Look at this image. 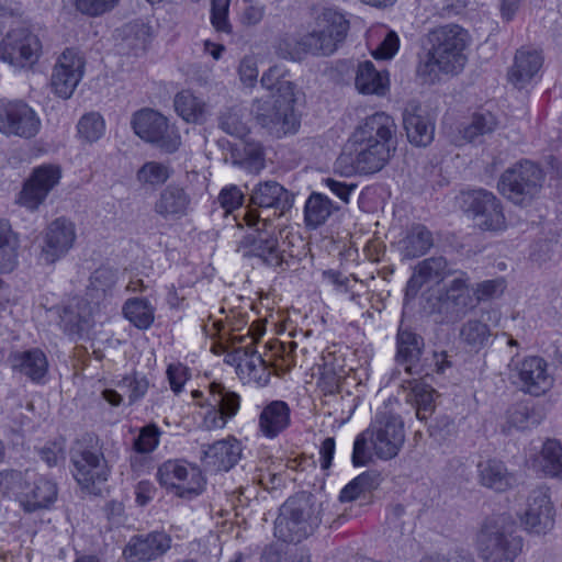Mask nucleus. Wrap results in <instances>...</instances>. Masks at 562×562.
Listing matches in <instances>:
<instances>
[{"label": "nucleus", "mask_w": 562, "mask_h": 562, "mask_svg": "<svg viewBox=\"0 0 562 562\" xmlns=\"http://www.w3.org/2000/svg\"><path fill=\"white\" fill-rule=\"evenodd\" d=\"M395 133L396 124L385 112L366 117L336 159L335 171L346 177L380 171L391 157V142Z\"/></svg>", "instance_id": "nucleus-1"}, {"label": "nucleus", "mask_w": 562, "mask_h": 562, "mask_svg": "<svg viewBox=\"0 0 562 562\" xmlns=\"http://www.w3.org/2000/svg\"><path fill=\"white\" fill-rule=\"evenodd\" d=\"M260 83L272 92L273 102L254 101L251 113L256 122L277 137L295 133L300 127V114L295 109L300 92L289 79L288 69L280 65L270 67L263 72Z\"/></svg>", "instance_id": "nucleus-2"}, {"label": "nucleus", "mask_w": 562, "mask_h": 562, "mask_svg": "<svg viewBox=\"0 0 562 562\" xmlns=\"http://www.w3.org/2000/svg\"><path fill=\"white\" fill-rule=\"evenodd\" d=\"M404 442L402 418L387 409L379 411L370 426L356 437L352 463L356 467L367 465L373 454L381 460H391L398 454Z\"/></svg>", "instance_id": "nucleus-3"}, {"label": "nucleus", "mask_w": 562, "mask_h": 562, "mask_svg": "<svg viewBox=\"0 0 562 562\" xmlns=\"http://www.w3.org/2000/svg\"><path fill=\"white\" fill-rule=\"evenodd\" d=\"M203 329L209 337H218L221 341L231 345L229 347L233 349L232 358L236 363V373L244 383H255L259 386L269 383L270 370L261 355L254 349L256 338L249 336L250 328L247 329L246 335H238L235 331L241 329L239 325L210 318L203 325Z\"/></svg>", "instance_id": "nucleus-4"}, {"label": "nucleus", "mask_w": 562, "mask_h": 562, "mask_svg": "<svg viewBox=\"0 0 562 562\" xmlns=\"http://www.w3.org/2000/svg\"><path fill=\"white\" fill-rule=\"evenodd\" d=\"M244 220L252 228L238 241L237 252L244 258L258 259L262 265L277 269L289 266L293 255L288 250L289 243L281 238V231L268 216L250 210Z\"/></svg>", "instance_id": "nucleus-5"}, {"label": "nucleus", "mask_w": 562, "mask_h": 562, "mask_svg": "<svg viewBox=\"0 0 562 562\" xmlns=\"http://www.w3.org/2000/svg\"><path fill=\"white\" fill-rule=\"evenodd\" d=\"M431 48L419 63L417 74L432 83L441 74H457L465 64V32L456 24L445 25L429 34Z\"/></svg>", "instance_id": "nucleus-6"}, {"label": "nucleus", "mask_w": 562, "mask_h": 562, "mask_svg": "<svg viewBox=\"0 0 562 562\" xmlns=\"http://www.w3.org/2000/svg\"><path fill=\"white\" fill-rule=\"evenodd\" d=\"M319 524V510L312 497L301 494L290 497L280 507L274 521V537L283 542L297 543L311 536Z\"/></svg>", "instance_id": "nucleus-7"}, {"label": "nucleus", "mask_w": 562, "mask_h": 562, "mask_svg": "<svg viewBox=\"0 0 562 562\" xmlns=\"http://www.w3.org/2000/svg\"><path fill=\"white\" fill-rule=\"evenodd\" d=\"M349 30L350 21L345 12L335 8L324 9L316 15L313 29L307 32L311 55H333L346 41Z\"/></svg>", "instance_id": "nucleus-8"}, {"label": "nucleus", "mask_w": 562, "mask_h": 562, "mask_svg": "<svg viewBox=\"0 0 562 562\" xmlns=\"http://www.w3.org/2000/svg\"><path fill=\"white\" fill-rule=\"evenodd\" d=\"M476 550L483 562H515L522 551V539L501 520H490L477 533Z\"/></svg>", "instance_id": "nucleus-9"}, {"label": "nucleus", "mask_w": 562, "mask_h": 562, "mask_svg": "<svg viewBox=\"0 0 562 562\" xmlns=\"http://www.w3.org/2000/svg\"><path fill=\"white\" fill-rule=\"evenodd\" d=\"M201 407V427L205 430L224 429L240 409L241 397L220 382L209 384L207 396L198 403Z\"/></svg>", "instance_id": "nucleus-10"}, {"label": "nucleus", "mask_w": 562, "mask_h": 562, "mask_svg": "<svg viewBox=\"0 0 562 562\" xmlns=\"http://www.w3.org/2000/svg\"><path fill=\"white\" fill-rule=\"evenodd\" d=\"M1 490L11 492L27 513L47 508L57 498L56 484L29 470L19 472L18 479L10 477Z\"/></svg>", "instance_id": "nucleus-11"}, {"label": "nucleus", "mask_w": 562, "mask_h": 562, "mask_svg": "<svg viewBox=\"0 0 562 562\" xmlns=\"http://www.w3.org/2000/svg\"><path fill=\"white\" fill-rule=\"evenodd\" d=\"M156 477L168 492L184 499L199 496L205 485L200 469L184 460H167L158 467Z\"/></svg>", "instance_id": "nucleus-12"}, {"label": "nucleus", "mask_w": 562, "mask_h": 562, "mask_svg": "<svg viewBox=\"0 0 562 562\" xmlns=\"http://www.w3.org/2000/svg\"><path fill=\"white\" fill-rule=\"evenodd\" d=\"M41 56V40L23 25L11 29L0 43V59L19 69H32Z\"/></svg>", "instance_id": "nucleus-13"}, {"label": "nucleus", "mask_w": 562, "mask_h": 562, "mask_svg": "<svg viewBox=\"0 0 562 562\" xmlns=\"http://www.w3.org/2000/svg\"><path fill=\"white\" fill-rule=\"evenodd\" d=\"M541 181V169L533 162L524 160L502 175L498 190L515 204H524L538 193Z\"/></svg>", "instance_id": "nucleus-14"}, {"label": "nucleus", "mask_w": 562, "mask_h": 562, "mask_svg": "<svg viewBox=\"0 0 562 562\" xmlns=\"http://www.w3.org/2000/svg\"><path fill=\"white\" fill-rule=\"evenodd\" d=\"M132 126L142 139L155 144L166 153H175L180 144L179 132L160 113L144 109L134 114Z\"/></svg>", "instance_id": "nucleus-15"}, {"label": "nucleus", "mask_w": 562, "mask_h": 562, "mask_svg": "<svg viewBox=\"0 0 562 562\" xmlns=\"http://www.w3.org/2000/svg\"><path fill=\"white\" fill-rule=\"evenodd\" d=\"M509 380L518 390L532 396L546 394L554 384L547 361L537 356L526 357L510 364Z\"/></svg>", "instance_id": "nucleus-16"}, {"label": "nucleus", "mask_w": 562, "mask_h": 562, "mask_svg": "<svg viewBox=\"0 0 562 562\" xmlns=\"http://www.w3.org/2000/svg\"><path fill=\"white\" fill-rule=\"evenodd\" d=\"M463 205L480 229L498 233L507 228L502 203L492 192L483 189L465 192Z\"/></svg>", "instance_id": "nucleus-17"}, {"label": "nucleus", "mask_w": 562, "mask_h": 562, "mask_svg": "<svg viewBox=\"0 0 562 562\" xmlns=\"http://www.w3.org/2000/svg\"><path fill=\"white\" fill-rule=\"evenodd\" d=\"M77 239L76 225L65 217L50 222L43 231L38 258L46 265H53L65 257Z\"/></svg>", "instance_id": "nucleus-18"}, {"label": "nucleus", "mask_w": 562, "mask_h": 562, "mask_svg": "<svg viewBox=\"0 0 562 562\" xmlns=\"http://www.w3.org/2000/svg\"><path fill=\"white\" fill-rule=\"evenodd\" d=\"M439 313L448 322L457 321L476 307L473 288L467 273L460 272L445 286L438 296Z\"/></svg>", "instance_id": "nucleus-19"}, {"label": "nucleus", "mask_w": 562, "mask_h": 562, "mask_svg": "<svg viewBox=\"0 0 562 562\" xmlns=\"http://www.w3.org/2000/svg\"><path fill=\"white\" fill-rule=\"evenodd\" d=\"M61 169L57 165H41L33 169L24 181L16 203L29 211H36L47 199L49 192L59 183Z\"/></svg>", "instance_id": "nucleus-20"}, {"label": "nucleus", "mask_w": 562, "mask_h": 562, "mask_svg": "<svg viewBox=\"0 0 562 562\" xmlns=\"http://www.w3.org/2000/svg\"><path fill=\"white\" fill-rule=\"evenodd\" d=\"M61 169L57 165H41L33 169L24 181L16 203L29 211H36L47 199L49 192L59 183Z\"/></svg>", "instance_id": "nucleus-21"}, {"label": "nucleus", "mask_w": 562, "mask_h": 562, "mask_svg": "<svg viewBox=\"0 0 562 562\" xmlns=\"http://www.w3.org/2000/svg\"><path fill=\"white\" fill-rule=\"evenodd\" d=\"M41 128L36 112L22 101H0V132L7 136L34 137Z\"/></svg>", "instance_id": "nucleus-22"}, {"label": "nucleus", "mask_w": 562, "mask_h": 562, "mask_svg": "<svg viewBox=\"0 0 562 562\" xmlns=\"http://www.w3.org/2000/svg\"><path fill=\"white\" fill-rule=\"evenodd\" d=\"M85 71V60L75 49H66L58 57L52 72L53 91L63 99H69Z\"/></svg>", "instance_id": "nucleus-23"}, {"label": "nucleus", "mask_w": 562, "mask_h": 562, "mask_svg": "<svg viewBox=\"0 0 562 562\" xmlns=\"http://www.w3.org/2000/svg\"><path fill=\"white\" fill-rule=\"evenodd\" d=\"M74 477L83 488H90L95 483L105 482L109 469L103 454L98 450L82 449L71 456Z\"/></svg>", "instance_id": "nucleus-24"}, {"label": "nucleus", "mask_w": 562, "mask_h": 562, "mask_svg": "<svg viewBox=\"0 0 562 562\" xmlns=\"http://www.w3.org/2000/svg\"><path fill=\"white\" fill-rule=\"evenodd\" d=\"M521 521L527 530L537 535L546 533L552 529L554 512L546 490L539 487L530 493Z\"/></svg>", "instance_id": "nucleus-25"}, {"label": "nucleus", "mask_w": 562, "mask_h": 562, "mask_svg": "<svg viewBox=\"0 0 562 562\" xmlns=\"http://www.w3.org/2000/svg\"><path fill=\"white\" fill-rule=\"evenodd\" d=\"M291 206L289 191L279 182L267 180L257 183L249 193V207L246 212L255 210H273L274 215L280 216L283 211Z\"/></svg>", "instance_id": "nucleus-26"}, {"label": "nucleus", "mask_w": 562, "mask_h": 562, "mask_svg": "<svg viewBox=\"0 0 562 562\" xmlns=\"http://www.w3.org/2000/svg\"><path fill=\"white\" fill-rule=\"evenodd\" d=\"M171 547V538L165 532H150L133 537L123 554L130 562H149L164 555Z\"/></svg>", "instance_id": "nucleus-27"}, {"label": "nucleus", "mask_w": 562, "mask_h": 562, "mask_svg": "<svg viewBox=\"0 0 562 562\" xmlns=\"http://www.w3.org/2000/svg\"><path fill=\"white\" fill-rule=\"evenodd\" d=\"M191 196L183 187L169 184L159 193L154 203V212L167 222H176L190 212Z\"/></svg>", "instance_id": "nucleus-28"}, {"label": "nucleus", "mask_w": 562, "mask_h": 562, "mask_svg": "<svg viewBox=\"0 0 562 562\" xmlns=\"http://www.w3.org/2000/svg\"><path fill=\"white\" fill-rule=\"evenodd\" d=\"M241 453V442L235 437H227L205 446L202 461L215 471H228L237 464Z\"/></svg>", "instance_id": "nucleus-29"}, {"label": "nucleus", "mask_w": 562, "mask_h": 562, "mask_svg": "<svg viewBox=\"0 0 562 562\" xmlns=\"http://www.w3.org/2000/svg\"><path fill=\"white\" fill-rule=\"evenodd\" d=\"M291 425V408L284 401L266 404L258 416V431L267 439H274Z\"/></svg>", "instance_id": "nucleus-30"}, {"label": "nucleus", "mask_w": 562, "mask_h": 562, "mask_svg": "<svg viewBox=\"0 0 562 562\" xmlns=\"http://www.w3.org/2000/svg\"><path fill=\"white\" fill-rule=\"evenodd\" d=\"M542 64L543 57L539 50L525 47L518 49L508 70V81L517 89L526 88L538 75Z\"/></svg>", "instance_id": "nucleus-31"}, {"label": "nucleus", "mask_w": 562, "mask_h": 562, "mask_svg": "<svg viewBox=\"0 0 562 562\" xmlns=\"http://www.w3.org/2000/svg\"><path fill=\"white\" fill-rule=\"evenodd\" d=\"M452 274V269L446 258L430 257L420 261L414 274L407 282V293L416 294L426 283H440Z\"/></svg>", "instance_id": "nucleus-32"}, {"label": "nucleus", "mask_w": 562, "mask_h": 562, "mask_svg": "<svg viewBox=\"0 0 562 562\" xmlns=\"http://www.w3.org/2000/svg\"><path fill=\"white\" fill-rule=\"evenodd\" d=\"M93 312L92 304L82 297H74L59 314L60 326L65 333L71 336H81L90 327Z\"/></svg>", "instance_id": "nucleus-33"}, {"label": "nucleus", "mask_w": 562, "mask_h": 562, "mask_svg": "<svg viewBox=\"0 0 562 562\" xmlns=\"http://www.w3.org/2000/svg\"><path fill=\"white\" fill-rule=\"evenodd\" d=\"M403 124L411 144L426 147L432 142L435 125L427 115L422 113L419 106L411 105L405 109Z\"/></svg>", "instance_id": "nucleus-34"}, {"label": "nucleus", "mask_w": 562, "mask_h": 562, "mask_svg": "<svg viewBox=\"0 0 562 562\" xmlns=\"http://www.w3.org/2000/svg\"><path fill=\"white\" fill-rule=\"evenodd\" d=\"M355 87L361 94L384 97L390 90L389 72L376 70L370 60L362 61L356 70Z\"/></svg>", "instance_id": "nucleus-35"}, {"label": "nucleus", "mask_w": 562, "mask_h": 562, "mask_svg": "<svg viewBox=\"0 0 562 562\" xmlns=\"http://www.w3.org/2000/svg\"><path fill=\"white\" fill-rule=\"evenodd\" d=\"M21 241L9 220L0 218V273H11L19 266Z\"/></svg>", "instance_id": "nucleus-36"}, {"label": "nucleus", "mask_w": 562, "mask_h": 562, "mask_svg": "<svg viewBox=\"0 0 562 562\" xmlns=\"http://www.w3.org/2000/svg\"><path fill=\"white\" fill-rule=\"evenodd\" d=\"M12 368L31 381L40 383L48 371V360L41 349L33 348L16 352L12 357Z\"/></svg>", "instance_id": "nucleus-37"}, {"label": "nucleus", "mask_w": 562, "mask_h": 562, "mask_svg": "<svg viewBox=\"0 0 562 562\" xmlns=\"http://www.w3.org/2000/svg\"><path fill=\"white\" fill-rule=\"evenodd\" d=\"M480 483L495 492H505L515 485V477L502 461L486 460L477 465Z\"/></svg>", "instance_id": "nucleus-38"}, {"label": "nucleus", "mask_w": 562, "mask_h": 562, "mask_svg": "<svg viewBox=\"0 0 562 562\" xmlns=\"http://www.w3.org/2000/svg\"><path fill=\"white\" fill-rule=\"evenodd\" d=\"M173 105L178 115L187 123L202 124L210 114L205 101L190 90L178 92L175 97Z\"/></svg>", "instance_id": "nucleus-39"}, {"label": "nucleus", "mask_w": 562, "mask_h": 562, "mask_svg": "<svg viewBox=\"0 0 562 562\" xmlns=\"http://www.w3.org/2000/svg\"><path fill=\"white\" fill-rule=\"evenodd\" d=\"M338 207L326 195L313 192L308 195L304 205V222L310 228H317L325 224Z\"/></svg>", "instance_id": "nucleus-40"}, {"label": "nucleus", "mask_w": 562, "mask_h": 562, "mask_svg": "<svg viewBox=\"0 0 562 562\" xmlns=\"http://www.w3.org/2000/svg\"><path fill=\"white\" fill-rule=\"evenodd\" d=\"M401 245L404 257H420L432 247V234L424 225H414L409 228L406 236L402 239Z\"/></svg>", "instance_id": "nucleus-41"}, {"label": "nucleus", "mask_w": 562, "mask_h": 562, "mask_svg": "<svg viewBox=\"0 0 562 562\" xmlns=\"http://www.w3.org/2000/svg\"><path fill=\"white\" fill-rule=\"evenodd\" d=\"M406 401L416 409V417L426 420L435 411V390L420 381L411 383Z\"/></svg>", "instance_id": "nucleus-42"}, {"label": "nucleus", "mask_w": 562, "mask_h": 562, "mask_svg": "<svg viewBox=\"0 0 562 562\" xmlns=\"http://www.w3.org/2000/svg\"><path fill=\"white\" fill-rule=\"evenodd\" d=\"M396 346L397 361L407 364L405 370L411 373L412 364L419 359L423 347V339L407 328H400L397 333Z\"/></svg>", "instance_id": "nucleus-43"}, {"label": "nucleus", "mask_w": 562, "mask_h": 562, "mask_svg": "<svg viewBox=\"0 0 562 562\" xmlns=\"http://www.w3.org/2000/svg\"><path fill=\"white\" fill-rule=\"evenodd\" d=\"M533 467L546 474L562 479V443L555 439H548Z\"/></svg>", "instance_id": "nucleus-44"}, {"label": "nucleus", "mask_w": 562, "mask_h": 562, "mask_svg": "<svg viewBox=\"0 0 562 562\" xmlns=\"http://www.w3.org/2000/svg\"><path fill=\"white\" fill-rule=\"evenodd\" d=\"M123 314L138 329H147L155 319V307L144 297L128 299L123 305Z\"/></svg>", "instance_id": "nucleus-45"}, {"label": "nucleus", "mask_w": 562, "mask_h": 562, "mask_svg": "<svg viewBox=\"0 0 562 562\" xmlns=\"http://www.w3.org/2000/svg\"><path fill=\"white\" fill-rule=\"evenodd\" d=\"M488 325L479 319H469L460 328V340L471 350L479 351L483 349L491 337Z\"/></svg>", "instance_id": "nucleus-46"}, {"label": "nucleus", "mask_w": 562, "mask_h": 562, "mask_svg": "<svg viewBox=\"0 0 562 562\" xmlns=\"http://www.w3.org/2000/svg\"><path fill=\"white\" fill-rule=\"evenodd\" d=\"M308 43L307 33L301 36L285 34L278 41L276 52L284 59L299 60L304 55H311V50L307 47Z\"/></svg>", "instance_id": "nucleus-47"}, {"label": "nucleus", "mask_w": 562, "mask_h": 562, "mask_svg": "<svg viewBox=\"0 0 562 562\" xmlns=\"http://www.w3.org/2000/svg\"><path fill=\"white\" fill-rule=\"evenodd\" d=\"M379 485V475L374 472H363L350 481L340 492V502H352L361 495L371 492Z\"/></svg>", "instance_id": "nucleus-48"}, {"label": "nucleus", "mask_w": 562, "mask_h": 562, "mask_svg": "<svg viewBox=\"0 0 562 562\" xmlns=\"http://www.w3.org/2000/svg\"><path fill=\"white\" fill-rule=\"evenodd\" d=\"M104 133V119L97 112H89L82 115L77 124V134L85 143L92 144L99 140Z\"/></svg>", "instance_id": "nucleus-49"}, {"label": "nucleus", "mask_w": 562, "mask_h": 562, "mask_svg": "<svg viewBox=\"0 0 562 562\" xmlns=\"http://www.w3.org/2000/svg\"><path fill=\"white\" fill-rule=\"evenodd\" d=\"M537 424V416L527 403H516L507 411V425L509 428L526 430Z\"/></svg>", "instance_id": "nucleus-50"}, {"label": "nucleus", "mask_w": 562, "mask_h": 562, "mask_svg": "<svg viewBox=\"0 0 562 562\" xmlns=\"http://www.w3.org/2000/svg\"><path fill=\"white\" fill-rule=\"evenodd\" d=\"M170 173V169L167 165L157 161H148L139 168L136 178L142 184L159 186L169 179Z\"/></svg>", "instance_id": "nucleus-51"}, {"label": "nucleus", "mask_w": 562, "mask_h": 562, "mask_svg": "<svg viewBox=\"0 0 562 562\" xmlns=\"http://www.w3.org/2000/svg\"><path fill=\"white\" fill-rule=\"evenodd\" d=\"M495 127L496 120L492 113L474 114L471 122L462 130L463 138L473 142L481 135L492 133Z\"/></svg>", "instance_id": "nucleus-52"}, {"label": "nucleus", "mask_w": 562, "mask_h": 562, "mask_svg": "<svg viewBox=\"0 0 562 562\" xmlns=\"http://www.w3.org/2000/svg\"><path fill=\"white\" fill-rule=\"evenodd\" d=\"M267 13L266 4L260 0H243L238 12V22L245 27L259 25Z\"/></svg>", "instance_id": "nucleus-53"}, {"label": "nucleus", "mask_w": 562, "mask_h": 562, "mask_svg": "<svg viewBox=\"0 0 562 562\" xmlns=\"http://www.w3.org/2000/svg\"><path fill=\"white\" fill-rule=\"evenodd\" d=\"M229 7L231 0H211L210 21L217 32L232 33Z\"/></svg>", "instance_id": "nucleus-54"}, {"label": "nucleus", "mask_w": 562, "mask_h": 562, "mask_svg": "<svg viewBox=\"0 0 562 562\" xmlns=\"http://www.w3.org/2000/svg\"><path fill=\"white\" fill-rule=\"evenodd\" d=\"M121 389L128 392V402L134 404L145 396L148 391L149 382L144 374L133 372L125 375L117 384Z\"/></svg>", "instance_id": "nucleus-55"}, {"label": "nucleus", "mask_w": 562, "mask_h": 562, "mask_svg": "<svg viewBox=\"0 0 562 562\" xmlns=\"http://www.w3.org/2000/svg\"><path fill=\"white\" fill-rule=\"evenodd\" d=\"M507 282L505 278L498 277L496 279L484 280L476 283L473 288L476 305L482 301L497 299L505 292Z\"/></svg>", "instance_id": "nucleus-56"}, {"label": "nucleus", "mask_w": 562, "mask_h": 562, "mask_svg": "<svg viewBox=\"0 0 562 562\" xmlns=\"http://www.w3.org/2000/svg\"><path fill=\"white\" fill-rule=\"evenodd\" d=\"M161 431L155 424L143 427L138 437L135 439L134 448L137 452H153L159 445Z\"/></svg>", "instance_id": "nucleus-57"}, {"label": "nucleus", "mask_w": 562, "mask_h": 562, "mask_svg": "<svg viewBox=\"0 0 562 562\" xmlns=\"http://www.w3.org/2000/svg\"><path fill=\"white\" fill-rule=\"evenodd\" d=\"M240 82L247 88H254L258 81L259 69L255 55L244 56L237 67Z\"/></svg>", "instance_id": "nucleus-58"}, {"label": "nucleus", "mask_w": 562, "mask_h": 562, "mask_svg": "<svg viewBox=\"0 0 562 562\" xmlns=\"http://www.w3.org/2000/svg\"><path fill=\"white\" fill-rule=\"evenodd\" d=\"M245 200L244 192L235 184L223 188L218 194V203L226 213L239 209Z\"/></svg>", "instance_id": "nucleus-59"}, {"label": "nucleus", "mask_w": 562, "mask_h": 562, "mask_svg": "<svg viewBox=\"0 0 562 562\" xmlns=\"http://www.w3.org/2000/svg\"><path fill=\"white\" fill-rule=\"evenodd\" d=\"M220 126L225 133L238 138H244L249 132L237 111L225 113L221 119Z\"/></svg>", "instance_id": "nucleus-60"}, {"label": "nucleus", "mask_w": 562, "mask_h": 562, "mask_svg": "<svg viewBox=\"0 0 562 562\" xmlns=\"http://www.w3.org/2000/svg\"><path fill=\"white\" fill-rule=\"evenodd\" d=\"M166 374L170 389L175 394L182 392L184 384L191 376L189 368L180 362L170 363Z\"/></svg>", "instance_id": "nucleus-61"}, {"label": "nucleus", "mask_w": 562, "mask_h": 562, "mask_svg": "<svg viewBox=\"0 0 562 562\" xmlns=\"http://www.w3.org/2000/svg\"><path fill=\"white\" fill-rule=\"evenodd\" d=\"M115 282V273L109 268H99L90 277L91 291L99 294H103L110 289Z\"/></svg>", "instance_id": "nucleus-62"}, {"label": "nucleus", "mask_w": 562, "mask_h": 562, "mask_svg": "<svg viewBox=\"0 0 562 562\" xmlns=\"http://www.w3.org/2000/svg\"><path fill=\"white\" fill-rule=\"evenodd\" d=\"M120 0H76L77 8L89 15L97 16L112 10Z\"/></svg>", "instance_id": "nucleus-63"}, {"label": "nucleus", "mask_w": 562, "mask_h": 562, "mask_svg": "<svg viewBox=\"0 0 562 562\" xmlns=\"http://www.w3.org/2000/svg\"><path fill=\"white\" fill-rule=\"evenodd\" d=\"M400 47V40L395 32L390 31L382 43L372 52L375 59H391L395 56Z\"/></svg>", "instance_id": "nucleus-64"}]
</instances>
